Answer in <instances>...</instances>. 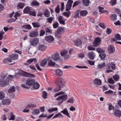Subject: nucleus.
<instances>
[{
	"label": "nucleus",
	"mask_w": 121,
	"mask_h": 121,
	"mask_svg": "<svg viewBox=\"0 0 121 121\" xmlns=\"http://www.w3.org/2000/svg\"><path fill=\"white\" fill-rule=\"evenodd\" d=\"M23 12L34 16H36V12L34 11V9L28 7H26L24 9Z\"/></svg>",
	"instance_id": "obj_1"
},
{
	"label": "nucleus",
	"mask_w": 121,
	"mask_h": 121,
	"mask_svg": "<svg viewBox=\"0 0 121 121\" xmlns=\"http://www.w3.org/2000/svg\"><path fill=\"white\" fill-rule=\"evenodd\" d=\"M67 99V95H65L60 96L56 98V99L59 100L60 103H62L64 101L66 100Z\"/></svg>",
	"instance_id": "obj_2"
},
{
	"label": "nucleus",
	"mask_w": 121,
	"mask_h": 121,
	"mask_svg": "<svg viewBox=\"0 0 121 121\" xmlns=\"http://www.w3.org/2000/svg\"><path fill=\"white\" fill-rule=\"evenodd\" d=\"M52 58L53 60L56 61L61 60L60 56L57 52H56L54 55H52Z\"/></svg>",
	"instance_id": "obj_3"
},
{
	"label": "nucleus",
	"mask_w": 121,
	"mask_h": 121,
	"mask_svg": "<svg viewBox=\"0 0 121 121\" xmlns=\"http://www.w3.org/2000/svg\"><path fill=\"white\" fill-rule=\"evenodd\" d=\"M22 76L26 77L34 78L35 77V75L24 71L22 72Z\"/></svg>",
	"instance_id": "obj_4"
},
{
	"label": "nucleus",
	"mask_w": 121,
	"mask_h": 121,
	"mask_svg": "<svg viewBox=\"0 0 121 121\" xmlns=\"http://www.w3.org/2000/svg\"><path fill=\"white\" fill-rule=\"evenodd\" d=\"M101 40V39L99 37L95 38L93 43L94 46L96 47L98 46L100 43Z\"/></svg>",
	"instance_id": "obj_5"
},
{
	"label": "nucleus",
	"mask_w": 121,
	"mask_h": 121,
	"mask_svg": "<svg viewBox=\"0 0 121 121\" xmlns=\"http://www.w3.org/2000/svg\"><path fill=\"white\" fill-rule=\"evenodd\" d=\"M60 53L61 55L64 56V58L65 59H67L70 56L68 54V52L67 51L63 50Z\"/></svg>",
	"instance_id": "obj_6"
},
{
	"label": "nucleus",
	"mask_w": 121,
	"mask_h": 121,
	"mask_svg": "<svg viewBox=\"0 0 121 121\" xmlns=\"http://www.w3.org/2000/svg\"><path fill=\"white\" fill-rule=\"evenodd\" d=\"M35 80L28 78L26 82V85L29 86L32 85L35 83Z\"/></svg>",
	"instance_id": "obj_7"
},
{
	"label": "nucleus",
	"mask_w": 121,
	"mask_h": 121,
	"mask_svg": "<svg viewBox=\"0 0 121 121\" xmlns=\"http://www.w3.org/2000/svg\"><path fill=\"white\" fill-rule=\"evenodd\" d=\"M31 27L29 24L25 25H23L21 27V29L24 32H26L27 31V30H30L31 29Z\"/></svg>",
	"instance_id": "obj_8"
},
{
	"label": "nucleus",
	"mask_w": 121,
	"mask_h": 121,
	"mask_svg": "<svg viewBox=\"0 0 121 121\" xmlns=\"http://www.w3.org/2000/svg\"><path fill=\"white\" fill-rule=\"evenodd\" d=\"M31 45L33 46H35L39 42V40L38 38H35L32 39L30 42Z\"/></svg>",
	"instance_id": "obj_9"
},
{
	"label": "nucleus",
	"mask_w": 121,
	"mask_h": 121,
	"mask_svg": "<svg viewBox=\"0 0 121 121\" xmlns=\"http://www.w3.org/2000/svg\"><path fill=\"white\" fill-rule=\"evenodd\" d=\"M45 38L46 40L49 43L52 42L54 40L53 37L51 35L46 36Z\"/></svg>",
	"instance_id": "obj_10"
},
{
	"label": "nucleus",
	"mask_w": 121,
	"mask_h": 121,
	"mask_svg": "<svg viewBox=\"0 0 121 121\" xmlns=\"http://www.w3.org/2000/svg\"><path fill=\"white\" fill-rule=\"evenodd\" d=\"M88 55L89 59L91 60H93L95 57V54L92 51L89 52L88 53Z\"/></svg>",
	"instance_id": "obj_11"
},
{
	"label": "nucleus",
	"mask_w": 121,
	"mask_h": 121,
	"mask_svg": "<svg viewBox=\"0 0 121 121\" xmlns=\"http://www.w3.org/2000/svg\"><path fill=\"white\" fill-rule=\"evenodd\" d=\"M38 35V33L37 31H32L29 34V36L31 37L37 36Z\"/></svg>",
	"instance_id": "obj_12"
},
{
	"label": "nucleus",
	"mask_w": 121,
	"mask_h": 121,
	"mask_svg": "<svg viewBox=\"0 0 121 121\" xmlns=\"http://www.w3.org/2000/svg\"><path fill=\"white\" fill-rule=\"evenodd\" d=\"M38 48L39 51L43 52L46 50V47L44 45L40 44L38 46Z\"/></svg>",
	"instance_id": "obj_13"
},
{
	"label": "nucleus",
	"mask_w": 121,
	"mask_h": 121,
	"mask_svg": "<svg viewBox=\"0 0 121 121\" xmlns=\"http://www.w3.org/2000/svg\"><path fill=\"white\" fill-rule=\"evenodd\" d=\"M11 101L9 99H5L2 101L1 102V104L4 105H9Z\"/></svg>",
	"instance_id": "obj_14"
},
{
	"label": "nucleus",
	"mask_w": 121,
	"mask_h": 121,
	"mask_svg": "<svg viewBox=\"0 0 121 121\" xmlns=\"http://www.w3.org/2000/svg\"><path fill=\"white\" fill-rule=\"evenodd\" d=\"M108 51L110 53H113L115 51V48L114 46L110 45L108 47Z\"/></svg>",
	"instance_id": "obj_15"
},
{
	"label": "nucleus",
	"mask_w": 121,
	"mask_h": 121,
	"mask_svg": "<svg viewBox=\"0 0 121 121\" xmlns=\"http://www.w3.org/2000/svg\"><path fill=\"white\" fill-rule=\"evenodd\" d=\"M102 83V82L100 79H95L94 81V84L96 86L100 85Z\"/></svg>",
	"instance_id": "obj_16"
},
{
	"label": "nucleus",
	"mask_w": 121,
	"mask_h": 121,
	"mask_svg": "<svg viewBox=\"0 0 121 121\" xmlns=\"http://www.w3.org/2000/svg\"><path fill=\"white\" fill-rule=\"evenodd\" d=\"M61 112L64 115L70 118V117L67 109H64L63 110L61 111Z\"/></svg>",
	"instance_id": "obj_17"
},
{
	"label": "nucleus",
	"mask_w": 121,
	"mask_h": 121,
	"mask_svg": "<svg viewBox=\"0 0 121 121\" xmlns=\"http://www.w3.org/2000/svg\"><path fill=\"white\" fill-rule=\"evenodd\" d=\"M74 45L76 46H79L82 44V42L80 39H77L73 41Z\"/></svg>",
	"instance_id": "obj_18"
},
{
	"label": "nucleus",
	"mask_w": 121,
	"mask_h": 121,
	"mask_svg": "<svg viewBox=\"0 0 121 121\" xmlns=\"http://www.w3.org/2000/svg\"><path fill=\"white\" fill-rule=\"evenodd\" d=\"M55 72L56 75L58 76H61L63 74V72L62 71L59 69H56Z\"/></svg>",
	"instance_id": "obj_19"
},
{
	"label": "nucleus",
	"mask_w": 121,
	"mask_h": 121,
	"mask_svg": "<svg viewBox=\"0 0 121 121\" xmlns=\"http://www.w3.org/2000/svg\"><path fill=\"white\" fill-rule=\"evenodd\" d=\"M9 57L13 60H16L18 58V54L14 53L9 56Z\"/></svg>",
	"instance_id": "obj_20"
},
{
	"label": "nucleus",
	"mask_w": 121,
	"mask_h": 121,
	"mask_svg": "<svg viewBox=\"0 0 121 121\" xmlns=\"http://www.w3.org/2000/svg\"><path fill=\"white\" fill-rule=\"evenodd\" d=\"M8 118L9 120H14L15 119V116L13 115V113L11 112L10 114L8 115Z\"/></svg>",
	"instance_id": "obj_21"
},
{
	"label": "nucleus",
	"mask_w": 121,
	"mask_h": 121,
	"mask_svg": "<svg viewBox=\"0 0 121 121\" xmlns=\"http://www.w3.org/2000/svg\"><path fill=\"white\" fill-rule=\"evenodd\" d=\"M58 20L60 24L63 25L65 24V21L63 20V17L61 16H60L58 17Z\"/></svg>",
	"instance_id": "obj_22"
},
{
	"label": "nucleus",
	"mask_w": 121,
	"mask_h": 121,
	"mask_svg": "<svg viewBox=\"0 0 121 121\" xmlns=\"http://www.w3.org/2000/svg\"><path fill=\"white\" fill-rule=\"evenodd\" d=\"M64 82L65 81L64 79L63 78H60L58 79L56 84V85H59L60 84V83H61V84H64Z\"/></svg>",
	"instance_id": "obj_23"
},
{
	"label": "nucleus",
	"mask_w": 121,
	"mask_h": 121,
	"mask_svg": "<svg viewBox=\"0 0 121 121\" xmlns=\"http://www.w3.org/2000/svg\"><path fill=\"white\" fill-rule=\"evenodd\" d=\"M6 84L4 79H0V86L3 87L5 86Z\"/></svg>",
	"instance_id": "obj_24"
},
{
	"label": "nucleus",
	"mask_w": 121,
	"mask_h": 121,
	"mask_svg": "<svg viewBox=\"0 0 121 121\" xmlns=\"http://www.w3.org/2000/svg\"><path fill=\"white\" fill-rule=\"evenodd\" d=\"M80 15L82 16H86L88 13V12L86 10L81 11L80 12Z\"/></svg>",
	"instance_id": "obj_25"
},
{
	"label": "nucleus",
	"mask_w": 121,
	"mask_h": 121,
	"mask_svg": "<svg viewBox=\"0 0 121 121\" xmlns=\"http://www.w3.org/2000/svg\"><path fill=\"white\" fill-rule=\"evenodd\" d=\"M34 61L35 63L37 62V61L36 59L35 58H30L29 60H27L26 61L28 63V64H30L33 61Z\"/></svg>",
	"instance_id": "obj_26"
},
{
	"label": "nucleus",
	"mask_w": 121,
	"mask_h": 121,
	"mask_svg": "<svg viewBox=\"0 0 121 121\" xmlns=\"http://www.w3.org/2000/svg\"><path fill=\"white\" fill-rule=\"evenodd\" d=\"M64 31V29L63 27H60L58 28L57 31V33L59 34H61Z\"/></svg>",
	"instance_id": "obj_27"
},
{
	"label": "nucleus",
	"mask_w": 121,
	"mask_h": 121,
	"mask_svg": "<svg viewBox=\"0 0 121 121\" xmlns=\"http://www.w3.org/2000/svg\"><path fill=\"white\" fill-rule=\"evenodd\" d=\"M114 114L116 116L120 117L121 116V112L118 110H116L114 112Z\"/></svg>",
	"instance_id": "obj_28"
},
{
	"label": "nucleus",
	"mask_w": 121,
	"mask_h": 121,
	"mask_svg": "<svg viewBox=\"0 0 121 121\" xmlns=\"http://www.w3.org/2000/svg\"><path fill=\"white\" fill-rule=\"evenodd\" d=\"M105 66V63H103L98 65L97 67L98 69H101L103 68Z\"/></svg>",
	"instance_id": "obj_29"
},
{
	"label": "nucleus",
	"mask_w": 121,
	"mask_h": 121,
	"mask_svg": "<svg viewBox=\"0 0 121 121\" xmlns=\"http://www.w3.org/2000/svg\"><path fill=\"white\" fill-rule=\"evenodd\" d=\"M15 91V87L14 86H12L9 88L8 91L9 93H12L14 92Z\"/></svg>",
	"instance_id": "obj_30"
},
{
	"label": "nucleus",
	"mask_w": 121,
	"mask_h": 121,
	"mask_svg": "<svg viewBox=\"0 0 121 121\" xmlns=\"http://www.w3.org/2000/svg\"><path fill=\"white\" fill-rule=\"evenodd\" d=\"M35 105L30 104L27 106L26 107V108L28 109H31L33 108H35Z\"/></svg>",
	"instance_id": "obj_31"
},
{
	"label": "nucleus",
	"mask_w": 121,
	"mask_h": 121,
	"mask_svg": "<svg viewBox=\"0 0 121 121\" xmlns=\"http://www.w3.org/2000/svg\"><path fill=\"white\" fill-rule=\"evenodd\" d=\"M47 61L46 59L43 60L40 63V65L42 67H44L47 63Z\"/></svg>",
	"instance_id": "obj_32"
},
{
	"label": "nucleus",
	"mask_w": 121,
	"mask_h": 121,
	"mask_svg": "<svg viewBox=\"0 0 121 121\" xmlns=\"http://www.w3.org/2000/svg\"><path fill=\"white\" fill-rule=\"evenodd\" d=\"M99 56L100 57L101 60H104L105 58L106 55L105 53L104 52L101 53L99 54Z\"/></svg>",
	"instance_id": "obj_33"
},
{
	"label": "nucleus",
	"mask_w": 121,
	"mask_h": 121,
	"mask_svg": "<svg viewBox=\"0 0 121 121\" xmlns=\"http://www.w3.org/2000/svg\"><path fill=\"white\" fill-rule=\"evenodd\" d=\"M82 2L83 4L85 6H88L90 3L89 0H82Z\"/></svg>",
	"instance_id": "obj_34"
},
{
	"label": "nucleus",
	"mask_w": 121,
	"mask_h": 121,
	"mask_svg": "<svg viewBox=\"0 0 121 121\" xmlns=\"http://www.w3.org/2000/svg\"><path fill=\"white\" fill-rule=\"evenodd\" d=\"M32 24L34 27L38 28L40 26V25L38 22L32 23Z\"/></svg>",
	"instance_id": "obj_35"
},
{
	"label": "nucleus",
	"mask_w": 121,
	"mask_h": 121,
	"mask_svg": "<svg viewBox=\"0 0 121 121\" xmlns=\"http://www.w3.org/2000/svg\"><path fill=\"white\" fill-rule=\"evenodd\" d=\"M44 14L46 17H48L50 16V12L48 10L44 11Z\"/></svg>",
	"instance_id": "obj_36"
},
{
	"label": "nucleus",
	"mask_w": 121,
	"mask_h": 121,
	"mask_svg": "<svg viewBox=\"0 0 121 121\" xmlns=\"http://www.w3.org/2000/svg\"><path fill=\"white\" fill-rule=\"evenodd\" d=\"M5 97V95L3 91L0 92V100L4 99Z\"/></svg>",
	"instance_id": "obj_37"
},
{
	"label": "nucleus",
	"mask_w": 121,
	"mask_h": 121,
	"mask_svg": "<svg viewBox=\"0 0 121 121\" xmlns=\"http://www.w3.org/2000/svg\"><path fill=\"white\" fill-rule=\"evenodd\" d=\"M60 116L63 117V116L59 112L55 115L52 118V119H53L57 117H59Z\"/></svg>",
	"instance_id": "obj_38"
},
{
	"label": "nucleus",
	"mask_w": 121,
	"mask_h": 121,
	"mask_svg": "<svg viewBox=\"0 0 121 121\" xmlns=\"http://www.w3.org/2000/svg\"><path fill=\"white\" fill-rule=\"evenodd\" d=\"M39 86L40 85L38 83L36 82L35 83H35L33 84V87L35 89H37L39 88Z\"/></svg>",
	"instance_id": "obj_39"
},
{
	"label": "nucleus",
	"mask_w": 121,
	"mask_h": 121,
	"mask_svg": "<svg viewBox=\"0 0 121 121\" xmlns=\"http://www.w3.org/2000/svg\"><path fill=\"white\" fill-rule=\"evenodd\" d=\"M54 19V18L53 17H49L47 19V22L49 23H51Z\"/></svg>",
	"instance_id": "obj_40"
},
{
	"label": "nucleus",
	"mask_w": 121,
	"mask_h": 121,
	"mask_svg": "<svg viewBox=\"0 0 121 121\" xmlns=\"http://www.w3.org/2000/svg\"><path fill=\"white\" fill-rule=\"evenodd\" d=\"M115 39L117 40H121L120 35L118 34H116L115 36Z\"/></svg>",
	"instance_id": "obj_41"
},
{
	"label": "nucleus",
	"mask_w": 121,
	"mask_h": 121,
	"mask_svg": "<svg viewBox=\"0 0 121 121\" xmlns=\"http://www.w3.org/2000/svg\"><path fill=\"white\" fill-rule=\"evenodd\" d=\"M31 4L33 6H38L39 4V3L36 1H34L32 2Z\"/></svg>",
	"instance_id": "obj_42"
},
{
	"label": "nucleus",
	"mask_w": 121,
	"mask_h": 121,
	"mask_svg": "<svg viewBox=\"0 0 121 121\" xmlns=\"http://www.w3.org/2000/svg\"><path fill=\"white\" fill-rule=\"evenodd\" d=\"M24 6V3H19L17 5V7L21 9Z\"/></svg>",
	"instance_id": "obj_43"
},
{
	"label": "nucleus",
	"mask_w": 121,
	"mask_h": 121,
	"mask_svg": "<svg viewBox=\"0 0 121 121\" xmlns=\"http://www.w3.org/2000/svg\"><path fill=\"white\" fill-rule=\"evenodd\" d=\"M99 12L101 13H104L105 12H107L106 11L104 10V8L103 7H101L99 6Z\"/></svg>",
	"instance_id": "obj_44"
},
{
	"label": "nucleus",
	"mask_w": 121,
	"mask_h": 121,
	"mask_svg": "<svg viewBox=\"0 0 121 121\" xmlns=\"http://www.w3.org/2000/svg\"><path fill=\"white\" fill-rule=\"evenodd\" d=\"M47 93L45 91H43V92L42 96L44 99L47 98Z\"/></svg>",
	"instance_id": "obj_45"
},
{
	"label": "nucleus",
	"mask_w": 121,
	"mask_h": 121,
	"mask_svg": "<svg viewBox=\"0 0 121 121\" xmlns=\"http://www.w3.org/2000/svg\"><path fill=\"white\" fill-rule=\"evenodd\" d=\"M39 111L38 109H35L32 112L34 115L38 114L39 113Z\"/></svg>",
	"instance_id": "obj_46"
},
{
	"label": "nucleus",
	"mask_w": 121,
	"mask_h": 121,
	"mask_svg": "<svg viewBox=\"0 0 121 121\" xmlns=\"http://www.w3.org/2000/svg\"><path fill=\"white\" fill-rule=\"evenodd\" d=\"M113 79L115 81H118V79L119 78V76L118 75L116 74L115 75L113 76Z\"/></svg>",
	"instance_id": "obj_47"
},
{
	"label": "nucleus",
	"mask_w": 121,
	"mask_h": 121,
	"mask_svg": "<svg viewBox=\"0 0 121 121\" xmlns=\"http://www.w3.org/2000/svg\"><path fill=\"white\" fill-rule=\"evenodd\" d=\"M110 65L113 70H114L116 69L115 64L114 62L111 63Z\"/></svg>",
	"instance_id": "obj_48"
},
{
	"label": "nucleus",
	"mask_w": 121,
	"mask_h": 121,
	"mask_svg": "<svg viewBox=\"0 0 121 121\" xmlns=\"http://www.w3.org/2000/svg\"><path fill=\"white\" fill-rule=\"evenodd\" d=\"M96 51L99 53H102L104 52V50L100 48H97L96 49Z\"/></svg>",
	"instance_id": "obj_49"
},
{
	"label": "nucleus",
	"mask_w": 121,
	"mask_h": 121,
	"mask_svg": "<svg viewBox=\"0 0 121 121\" xmlns=\"http://www.w3.org/2000/svg\"><path fill=\"white\" fill-rule=\"evenodd\" d=\"M48 61L49 62L48 65L49 66L54 65L55 64V63L53 62L52 60H49Z\"/></svg>",
	"instance_id": "obj_50"
},
{
	"label": "nucleus",
	"mask_w": 121,
	"mask_h": 121,
	"mask_svg": "<svg viewBox=\"0 0 121 121\" xmlns=\"http://www.w3.org/2000/svg\"><path fill=\"white\" fill-rule=\"evenodd\" d=\"M108 82L109 83L112 84H113L115 82L114 81L112 78L109 79H108Z\"/></svg>",
	"instance_id": "obj_51"
},
{
	"label": "nucleus",
	"mask_w": 121,
	"mask_h": 121,
	"mask_svg": "<svg viewBox=\"0 0 121 121\" xmlns=\"http://www.w3.org/2000/svg\"><path fill=\"white\" fill-rule=\"evenodd\" d=\"M45 34V31L43 29L41 30L40 31V33L39 34V36H42Z\"/></svg>",
	"instance_id": "obj_52"
},
{
	"label": "nucleus",
	"mask_w": 121,
	"mask_h": 121,
	"mask_svg": "<svg viewBox=\"0 0 121 121\" xmlns=\"http://www.w3.org/2000/svg\"><path fill=\"white\" fill-rule=\"evenodd\" d=\"M80 3V2L78 0L75 1L74 3L73 6V7L76 6L78 5Z\"/></svg>",
	"instance_id": "obj_53"
},
{
	"label": "nucleus",
	"mask_w": 121,
	"mask_h": 121,
	"mask_svg": "<svg viewBox=\"0 0 121 121\" xmlns=\"http://www.w3.org/2000/svg\"><path fill=\"white\" fill-rule=\"evenodd\" d=\"M61 87L57 86L55 88L54 90V92L55 93L61 90Z\"/></svg>",
	"instance_id": "obj_54"
},
{
	"label": "nucleus",
	"mask_w": 121,
	"mask_h": 121,
	"mask_svg": "<svg viewBox=\"0 0 121 121\" xmlns=\"http://www.w3.org/2000/svg\"><path fill=\"white\" fill-rule=\"evenodd\" d=\"M64 94V93L63 91L59 92L58 93H56L54 95V96L55 97H56L57 96L63 94Z\"/></svg>",
	"instance_id": "obj_55"
},
{
	"label": "nucleus",
	"mask_w": 121,
	"mask_h": 121,
	"mask_svg": "<svg viewBox=\"0 0 121 121\" xmlns=\"http://www.w3.org/2000/svg\"><path fill=\"white\" fill-rule=\"evenodd\" d=\"M21 15V14L18 12H16L15 13L14 16V17H15L16 20H17V17H19Z\"/></svg>",
	"instance_id": "obj_56"
},
{
	"label": "nucleus",
	"mask_w": 121,
	"mask_h": 121,
	"mask_svg": "<svg viewBox=\"0 0 121 121\" xmlns=\"http://www.w3.org/2000/svg\"><path fill=\"white\" fill-rule=\"evenodd\" d=\"M60 9L59 5H58L57 7L55 9V11L56 13H58L60 12Z\"/></svg>",
	"instance_id": "obj_57"
},
{
	"label": "nucleus",
	"mask_w": 121,
	"mask_h": 121,
	"mask_svg": "<svg viewBox=\"0 0 121 121\" xmlns=\"http://www.w3.org/2000/svg\"><path fill=\"white\" fill-rule=\"evenodd\" d=\"M73 2V1L72 0H69L67 2V4L72 6Z\"/></svg>",
	"instance_id": "obj_58"
},
{
	"label": "nucleus",
	"mask_w": 121,
	"mask_h": 121,
	"mask_svg": "<svg viewBox=\"0 0 121 121\" xmlns=\"http://www.w3.org/2000/svg\"><path fill=\"white\" fill-rule=\"evenodd\" d=\"M112 32V30L109 28H108L106 31V33L108 34H110Z\"/></svg>",
	"instance_id": "obj_59"
},
{
	"label": "nucleus",
	"mask_w": 121,
	"mask_h": 121,
	"mask_svg": "<svg viewBox=\"0 0 121 121\" xmlns=\"http://www.w3.org/2000/svg\"><path fill=\"white\" fill-rule=\"evenodd\" d=\"M117 18V16L115 14H113L111 16V19L112 20H116Z\"/></svg>",
	"instance_id": "obj_60"
},
{
	"label": "nucleus",
	"mask_w": 121,
	"mask_h": 121,
	"mask_svg": "<svg viewBox=\"0 0 121 121\" xmlns=\"http://www.w3.org/2000/svg\"><path fill=\"white\" fill-rule=\"evenodd\" d=\"M75 67H76L78 68H80V69H83V68L87 69L88 68V67L86 66H78V65H76L75 66Z\"/></svg>",
	"instance_id": "obj_61"
},
{
	"label": "nucleus",
	"mask_w": 121,
	"mask_h": 121,
	"mask_svg": "<svg viewBox=\"0 0 121 121\" xmlns=\"http://www.w3.org/2000/svg\"><path fill=\"white\" fill-rule=\"evenodd\" d=\"M116 0H112L110 2L111 3V5L113 6L116 3Z\"/></svg>",
	"instance_id": "obj_62"
},
{
	"label": "nucleus",
	"mask_w": 121,
	"mask_h": 121,
	"mask_svg": "<svg viewBox=\"0 0 121 121\" xmlns=\"http://www.w3.org/2000/svg\"><path fill=\"white\" fill-rule=\"evenodd\" d=\"M99 26L103 29H104L106 28L104 23H99Z\"/></svg>",
	"instance_id": "obj_63"
},
{
	"label": "nucleus",
	"mask_w": 121,
	"mask_h": 121,
	"mask_svg": "<svg viewBox=\"0 0 121 121\" xmlns=\"http://www.w3.org/2000/svg\"><path fill=\"white\" fill-rule=\"evenodd\" d=\"M74 101V99L73 97L71 98L70 99L67 101V102L71 103H73Z\"/></svg>",
	"instance_id": "obj_64"
}]
</instances>
